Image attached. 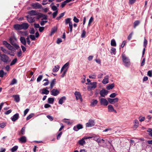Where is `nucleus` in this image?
Masks as SVG:
<instances>
[{"instance_id":"338daca9","label":"nucleus","mask_w":152,"mask_h":152,"mask_svg":"<svg viewBox=\"0 0 152 152\" xmlns=\"http://www.w3.org/2000/svg\"><path fill=\"white\" fill-rule=\"evenodd\" d=\"M62 42V40L61 38H58L57 40L56 43L59 44Z\"/></svg>"},{"instance_id":"1a4fd4ad","label":"nucleus","mask_w":152,"mask_h":152,"mask_svg":"<svg viewBox=\"0 0 152 152\" xmlns=\"http://www.w3.org/2000/svg\"><path fill=\"white\" fill-rule=\"evenodd\" d=\"M90 84L91 85V86H88V90H90L92 88H95L96 87L97 83L96 82H93L90 83Z\"/></svg>"},{"instance_id":"864d4df0","label":"nucleus","mask_w":152,"mask_h":152,"mask_svg":"<svg viewBox=\"0 0 152 152\" xmlns=\"http://www.w3.org/2000/svg\"><path fill=\"white\" fill-rule=\"evenodd\" d=\"M25 128L24 127H23L20 131L21 133L22 134H25Z\"/></svg>"},{"instance_id":"680f3d73","label":"nucleus","mask_w":152,"mask_h":152,"mask_svg":"<svg viewBox=\"0 0 152 152\" xmlns=\"http://www.w3.org/2000/svg\"><path fill=\"white\" fill-rule=\"evenodd\" d=\"M89 77L91 79H95L96 77V75L95 74H94L89 75Z\"/></svg>"},{"instance_id":"393cba45","label":"nucleus","mask_w":152,"mask_h":152,"mask_svg":"<svg viewBox=\"0 0 152 152\" xmlns=\"http://www.w3.org/2000/svg\"><path fill=\"white\" fill-rule=\"evenodd\" d=\"M19 140L21 142L24 143L26 142V139L25 136H23L19 138Z\"/></svg>"},{"instance_id":"6ab92c4d","label":"nucleus","mask_w":152,"mask_h":152,"mask_svg":"<svg viewBox=\"0 0 152 152\" xmlns=\"http://www.w3.org/2000/svg\"><path fill=\"white\" fill-rule=\"evenodd\" d=\"M98 101L96 99H93L91 102L90 106L92 107H95L98 103Z\"/></svg>"},{"instance_id":"ea45409f","label":"nucleus","mask_w":152,"mask_h":152,"mask_svg":"<svg viewBox=\"0 0 152 152\" xmlns=\"http://www.w3.org/2000/svg\"><path fill=\"white\" fill-rule=\"evenodd\" d=\"M6 74V73H4V71L3 70H0V77H4V75Z\"/></svg>"},{"instance_id":"a878e982","label":"nucleus","mask_w":152,"mask_h":152,"mask_svg":"<svg viewBox=\"0 0 152 152\" xmlns=\"http://www.w3.org/2000/svg\"><path fill=\"white\" fill-rule=\"evenodd\" d=\"M13 96L14 97V100L17 102H19L20 101V98L18 95H13Z\"/></svg>"},{"instance_id":"20e7f679","label":"nucleus","mask_w":152,"mask_h":152,"mask_svg":"<svg viewBox=\"0 0 152 152\" xmlns=\"http://www.w3.org/2000/svg\"><path fill=\"white\" fill-rule=\"evenodd\" d=\"M95 125L94 121L91 119L88 120V122L86 124V126L87 127H91Z\"/></svg>"},{"instance_id":"7c9ffc66","label":"nucleus","mask_w":152,"mask_h":152,"mask_svg":"<svg viewBox=\"0 0 152 152\" xmlns=\"http://www.w3.org/2000/svg\"><path fill=\"white\" fill-rule=\"evenodd\" d=\"M114 87V84L113 83H112L111 84L108 85L107 87V89L108 90H109L111 89H112Z\"/></svg>"},{"instance_id":"f8f14e48","label":"nucleus","mask_w":152,"mask_h":152,"mask_svg":"<svg viewBox=\"0 0 152 152\" xmlns=\"http://www.w3.org/2000/svg\"><path fill=\"white\" fill-rule=\"evenodd\" d=\"M21 29L24 30L27 29L29 26L28 24L27 23H23L22 24H20Z\"/></svg>"},{"instance_id":"e2e57ef3","label":"nucleus","mask_w":152,"mask_h":152,"mask_svg":"<svg viewBox=\"0 0 152 152\" xmlns=\"http://www.w3.org/2000/svg\"><path fill=\"white\" fill-rule=\"evenodd\" d=\"M67 72V70L66 69L65 70H64V71H63V73L62 74V75H61V77H64V76H65V74H66V72Z\"/></svg>"},{"instance_id":"4be33fe9","label":"nucleus","mask_w":152,"mask_h":152,"mask_svg":"<svg viewBox=\"0 0 152 152\" xmlns=\"http://www.w3.org/2000/svg\"><path fill=\"white\" fill-rule=\"evenodd\" d=\"M41 91L42 92L41 93L42 94H45L46 95H48L49 92V91L46 89V88H43L42 90Z\"/></svg>"},{"instance_id":"a18cd8bd","label":"nucleus","mask_w":152,"mask_h":152,"mask_svg":"<svg viewBox=\"0 0 152 152\" xmlns=\"http://www.w3.org/2000/svg\"><path fill=\"white\" fill-rule=\"evenodd\" d=\"M93 20L94 18L92 17H91L89 20V22L88 24V26H90V24L93 21Z\"/></svg>"},{"instance_id":"7ed1b4c3","label":"nucleus","mask_w":152,"mask_h":152,"mask_svg":"<svg viewBox=\"0 0 152 152\" xmlns=\"http://www.w3.org/2000/svg\"><path fill=\"white\" fill-rule=\"evenodd\" d=\"M0 57L1 61L7 63L9 59V57L6 55L0 54Z\"/></svg>"},{"instance_id":"c03bdc74","label":"nucleus","mask_w":152,"mask_h":152,"mask_svg":"<svg viewBox=\"0 0 152 152\" xmlns=\"http://www.w3.org/2000/svg\"><path fill=\"white\" fill-rule=\"evenodd\" d=\"M34 115V114L33 113H31L26 118V120L28 121L31 118H32L33 116Z\"/></svg>"},{"instance_id":"473e14b6","label":"nucleus","mask_w":152,"mask_h":152,"mask_svg":"<svg viewBox=\"0 0 152 152\" xmlns=\"http://www.w3.org/2000/svg\"><path fill=\"white\" fill-rule=\"evenodd\" d=\"M60 68L58 65L56 66H55L54 68L53 69V72H57Z\"/></svg>"},{"instance_id":"cd10ccee","label":"nucleus","mask_w":152,"mask_h":152,"mask_svg":"<svg viewBox=\"0 0 152 152\" xmlns=\"http://www.w3.org/2000/svg\"><path fill=\"white\" fill-rule=\"evenodd\" d=\"M54 100V98L50 97L48 99V102L49 104H52L53 103Z\"/></svg>"},{"instance_id":"4c0bfd02","label":"nucleus","mask_w":152,"mask_h":152,"mask_svg":"<svg viewBox=\"0 0 152 152\" xmlns=\"http://www.w3.org/2000/svg\"><path fill=\"white\" fill-rule=\"evenodd\" d=\"M17 83V80L15 79L14 78L12 79V80L11 81V83L10 84V85H13L16 84Z\"/></svg>"},{"instance_id":"72a5a7b5","label":"nucleus","mask_w":152,"mask_h":152,"mask_svg":"<svg viewBox=\"0 0 152 152\" xmlns=\"http://www.w3.org/2000/svg\"><path fill=\"white\" fill-rule=\"evenodd\" d=\"M78 143L80 145H83L85 144L86 142L85 141L83 140V139H82L79 141Z\"/></svg>"},{"instance_id":"39448f33","label":"nucleus","mask_w":152,"mask_h":152,"mask_svg":"<svg viewBox=\"0 0 152 152\" xmlns=\"http://www.w3.org/2000/svg\"><path fill=\"white\" fill-rule=\"evenodd\" d=\"M108 91L105 89H103L99 92V94L102 97H104L108 93Z\"/></svg>"},{"instance_id":"bf43d9fd","label":"nucleus","mask_w":152,"mask_h":152,"mask_svg":"<svg viewBox=\"0 0 152 152\" xmlns=\"http://www.w3.org/2000/svg\"><path fill=\"white\" fill-rule=\"evenodd\" d=\"M29 111V109L28 108L26 109L24 111V112L23 116H25L26 115V114L28 113V112Z\"/></svg>"},{"instance_id":"052dcab7","label":"nucleus","mask_w":152,"mask_h":152,"mask_svg":"<svg viewBox=\"0 0 152 152\" xmlns=\"http://www.w3.org/2000/svg\"><path fill=\"white\" fill-rule=\"evenodd\" d=\"M132 34H133V33H131L129 34V36H128L127 38H128V39L129 40H130L132 38Z\"/></svg>"},{"instance_id":"3c124183","label":"nucleus","mask_w":152,"mask_h":152,"mask_svg":"<svg viewBox=\"0 0 152 152\" xmlns=\"http://www.w3.org/2000/svg\"><path fill=\"white\" fill-rule=\"evenodd\" d=\"M117 95V94H116L115 93H113L111 94L110 96V97L111 98H114Z\"/></svg>"},{"instance_id":"49530a36","label":"nucleus","mask_w":152,"mask_h":152,"mask_svg":"<svg viewBox=\"0 0 152 152\" xmlns=\"http://www.w3.org/2000/svg\"><path fill=\"white\" fill-rule=\"evenodd\" d=\"M43 77L42 75H39L37 79V82H39L42 79Z\"/></svg>"},{"instance_id":"ddd939ff","label":"nucleus","mask_w":152,"mask_h":152,"mask_svg":"<svg viewBox=\"0 0 152 152\" xmlns=\"http://www.w3.org/2000/svg\"><path fill=\"white\" fill-rule=\"evenodd\" d=\"M59 93V91L56 89H53L51 91V95L54 96H57Z\"/></svg>"},{"instance_id":"a19ab883","label":"nucleus","mask_w":152,"mask_h":152,"mask_svg":"<svg viewBox=\"0 0 152 152\" xmlns=\"http://www.w3.org/2000/svg\"><path fill=\"white\" fill-rule=\"evenodd\" d=\"M18 148V147L17 145H15L11 149V151H16Z\"/></svg>"},{"instance_id":"603ef678","label":"nucleus","mask_w":152,"mask_h":152,"mask_svg":"<svg viewBox=\"0 0 152 152\" xmlns=\"http://www.w3.org/2000/svg\"><path fill=\"white\" fill-rule=\"evenodd\" d=\"M86 32L85 30H83L82 31V33L81 34V37L82 38H84L85 37V34Z\"/></svg>"},{"instance_id":"de8ad7c7","label":"nucleus","mask_w":152,"mask_h":152,"mask_svg":"<svg viewBox=\"0 0 152 152\" xmlns=\"http://www.w3.org/2000/svg\"><path fill=\"white\" fill-rule=\"evenodd\" d=\"M69 62H68L66 63L64 65L63 67H64V68L65 69L66 68V70H67V69L68 68V66H69Z\"/></svg>"},{"instance_id":"6e6552de","label":"nucleus","mask_w":152,"mask_h":152,"mask_svg":"<svg viewBox=\"0 0 152 152\" xmlns=\"http://www.w3.org/2000/svg\"><path fill=\"white\" fill-rule=\"evenodd\" d=\"M83 128V125L82 124H78L73 127V129L75 131L77 132L79 130L82 129Z\"/></svg>"},{"instance_id":"2eb2a0df","label":"nucleus","mask_w":152,"mask_h":152,"mask_svg":"<svg viewBox=\"0 0 152 152\" xmlns=\"http://www.w3.org/2000/svg\"><path fill=\"white\" fill-rule=\"evenodd\" d=\"M19 114L18 113H16L11 117V119L13 121H15L19 118Z\"/></svg>"},{"instance_id":"9b49d317","label":"nucleus","mask_w":152,"mask_h":152,"mask_svg":"<svg viewBox=\"0 0 152 152\" xmlns=\"http://www.w3.org/2000/svg\"><path fill=\"white\" fill-rule=\"evenodd\" d=\"M28 15L30 16H32L36 15H38V12L37 11L35 10H31L28 11Z\"/></svg>"},{"instance_id":"8fccbe9b","label":"nucleus","mask_w":152,"mask_h":152,"mask_svg":"<svg viewBox=\"0 0 152 152\" xmlns=\"http://www.w3.org/2000/svg\"><path fill=\"white\" fill-rule=\"evenodd\" d=\"M1 49L4 53H7V52L8 51H7L5 48L2 47H1Z\"/></svg>"},{"instance_id":"a211bd4d","label":"nucleus","mask_w":152,"mask_h":152,"mask_svg":"<svg viewBox=\"0 0 152 152\" xmlns=\"http://www.w3.org/2000/svg\"><path fill=\"white\" fill-rule=\"evenodd\" d=\"M20 40L21 43L24 45H26V39L23 37H21L20 39Z\"/></svg>"},{"instance_id":"dca6fc26","label":"nucleus","mask_w":152,"mask_h":152,"mask_svg":"<svg viewBox=\"0 0 152 152\" xmlns=\"http://www.w3.org/2000/svg\"><path fill=\"white\" fill-rule=\"evenodd\" d=\"M147 40L145 38H144V41L143 43V46L144 47V48L143 49V50L142 53V57H143L145 53V48L146 47L147 45Z\"/></svg>"},{"instance_id":"13d9d810","label":"nucleus","mask_w":152,"mask_h":152,"mask_svg":"<svg viewBox=\"0 0 152 152\" xmlns=\"http://www.w3.org/2000/svg\"><path fill=\"white\" fill-rule=\"evenodd\" d=\"M112 130V129L110 127H108L106 128L103 131V132H106L109 131H111Z\"/></svg>"},{"instance_id":"4d7b16f0","label":"nucleus","mask_w":152,"mask_h":152,"mask_svg":"<svg viewBox=\"0 0 152 152\" xmlns=\"http://www.w3.org/2000/svg\"><path fill=\"white\" fill-rule=\"evenodd\" d=\"M69 27L70 28V31L71 32L72 31V27H73V25L72 23H70L69 25Z\"/></svg>"},{"instance_id":"37998d69","label":"nucleus","mask_w":152,"mask_h":152,"mask_svg":"<svg viewBox=\"0 0 152 152\" xmlns=\"http://www.w3.org/2000/svg\"><path fill=\"white\" fill-rule=\"evenodd\" d=\"M17 61V58H15L12 61V62L10 64V66H12L14 64H15V63Z\"/></svg>"},{"instance_id":"09e8293b","label":"nucleus","mask_w":152,"mask_h":152,"mask_svg":"<svg viewBox=\"0 0 152 152\" xmlns=\"http://www.w3.org/2000/svg\"><path fill=\"white\" fill-rule=\"evenodd\" d=\"M58 13V11L56 10L55 12H54L53 14V18H56L57 14Z\"/></svg>"},{"instance_id":"412c9836","label":"nucleus","mask_w":152,"mask_h":152,"mask_svg":"<svg viewBox=\"0 0 152 152\" xmlns=\"http://www.w3.org/2000/svg\"><path fill=\"white\" fill-rule=\"evenodd\" d=\"M108 79V76H106L104 77V79L103 80L102 83L104 84H106L107 83L109 82Z\"/></svg>"},{"instance_id":"c756f323","label":"nucleus","mask_w":152,"mask_h":152,"mask_svg":"<svg viewBox=\"0 0 152 152\" xmlns=\"http://www.w3.org/2000/svg\"><path fill=\"white\" fill-rule=\"evenodd\" d=\"M113 106L111 105H109L108 106V111L109 112H112L114 109Z\"/></svg>"},{"instance_id":"423d86ee","label":"nucleus","mask_w":152,"mask_h":152,"mask_svg":"<svg viewBox=\"0 0 152 152\" xmlns=\"http://www.w3.org/2000/svg\"><path fill=\"white\" fill-rule=\"evenodd\" d=\"M31 6L33 7L34 9H40L42 7V5L39 4L36 2L35 3H32L31 4Z\"/></svg>"},{"instance_id":"0eeeda50","label":"nucleus","mask_w":152,"mask_h":152,"mask_svg":"<svg viewBox=\"0 0 152 152\" xmlns=\"http://www.w3.org/2000/svg\"><path fill=\"white\" fill-rule=\"evenodd\" d=\"M100 103L101 105L103 106H107L108 104V101L105 99L102 98L100 100Z\"/></svg>"},{"instance_id":"79ce46f5","label":"nucleus","mask_w":152,"mask_h":152,"mask_svg":"<svg viewBox=\"0 0 152 152\" xmlns=\"http://www.w3.org/2000/svg\"><path fill=\"white\" fill-rule=\"evenodd\" d=\"M37 16V19H39L41 18L43 16V15L41 13H39L38 12V15H36Z\"/></svg>"},{"instance_id":"4468645a","label":"nucleus","mask_w":152,"mask_h":152,"mask_svg":"<svg viewBox=\"0 0 152 152\" xmlns=\"http://www.w3.org/2000/svg\"><path fill=\"white\" fill-rule=\"evenodd\" d=\"M75 95L76 97V100L80 99L81 100V101H82L81 96L80 92L77 91H75Z\"/></svg>"},{"instance_id":"0e129e2a","label":"nucleus","mask_w":152,"mask_h":152,"mask_svg":"<svg viewBox=\"0 0 152 152\" xmlns=\"http://www.w3.org/2000/svg\"><path fill=\"white\" fill-rule=\"evenodd\" d=\"M6 126V124L4 123H0V127L4 128Z\"/></svg>"},{"instance_id":"f257e3e1","label":"nucleus","mask_w":152,"mask_h":152,"mask_svg":"<svg viewBox=\"0 0 152 152\" xmlns=\"http://www.w3.org/2000/svg\"><path fill=\"white\" fill-rule=\"evenodd\" d=\"M122 60L125 66L127 67L129 66L131 64L130 59L124 54H123L122 55Z\"/></svg>"},{"instance_id":"f03ea898","label":"nucleus","mask_w":152,"mask_h":152,"mask_svg":"<svg viewBox=\"0 0 152 152\" xmlns=\"http://www.w3.org/2000/svg\"><path fill=\"white\" fill-rule=\"evenodd\" d=\"M9 40L10 43L16 49H18L20 48L19 46L16 43L17 39L15 37H10Z\"/></svg>"},{"instance_id":"6e6d98bb","label":"nucleus","mask_w":152,"mask_h":152,"mask_svg":"<svg viewBox=\"0 0 152 152\" xmlns=\"http://www.w3.org/2000/svg\"><path fill=\"white\" fill-rule=\"evenodd\" d=\"M29 32L30 34H34L35 33V31L33 28H31Z\"/></svg>"},{"instance_id":"5701e85b","label":"nucleus","mask_w":152,"mask_h":152,"mask_svg":"<svg viewBox=\"0 0 152 152\" xmlns=\"http://www.w3.org/2000/svg\"><path fill=\"white\" fill-rule=\"evenodd\" d=\"M56 79L54 78L51 81L50 83V88L51 89H52L53 86H55V85L56 84Z\"/></svg>"},{"instance_id":"f704fd0d","label":"nucleus","mask_w":152,"mask_h":152,"mask_svg":"<svg viewBox=\"0 0 152 152\" xmlns=\"http://www.w3.org/2000/svg\"><path fill=\"white\" fill-rule=\"evenodd\" d=\"M140 23V21L138 20L135 21L133 24L134 28H135L137 26L139 25Z\"/></svg>"},{"instance_id":"2f4dec72","label":"nucleus","mask_w":152,"mask_h":152,"mask_svg":"<svg viewBox=\"0 0 152 152\" xmlns=\"http://www.w3.org/2000/svg\"><path fill=\"white\" fill-rule=\"evenodd\" d=\"M71 19L70 18H68L65 19V23L66 25L68 24L69 25L70 23H72V22L71 21Z\"/></svg>"},{"instance_id":"bb28decb","label":"nucleus","mask_w":152,"mask_h":152,"mask_svg":"<svg viewBox=\"0 0 152 152\" xmlns=\"http://www.w3.org/2000/svg\"><path fill=\"white\" fill-rule=\"evenodd\" d=\"M18 33L20 34L22 36H26L28 35V32L26 31H20L18 32Z\"/></svg>"},{"instance_id":"5fc2aeb1","label":"nucleus","mask_w":152,"mask_h":152,"mask_svg":"<svg viewBox=\"0 0 152 152\" xmlns=\"http://www.w3.org/2000/svg\"><path fill=\"white\" fill-rule=\"evenodd\" d=\"M73 20L75 23H78L79 22V20L75 16L74 17Z\"/></svg>"},{"instance_id":"c9c22d12","label":"nucleus","mask_w":152,"mask_h":152,"mask_svg":"<svg viewBox=\"0 0 152 152\" xmlns=\"http://www.w3.org/2000/svg\"><path fill=\"white\" fill-rule=\"evenodd\" d=\"M111 45L112 46H116V43L115 40L114 39H113L111 40Z\"/></svg>"},{"instance_id":"c85d7f7f","label":"nucleus","mask_w":152,"mask_h":152,"mask_svg":"<svg viewBox=\"0 0 152 152\" xmlns=\"http://www.w3.org/2000/svg\"><path fill=\"white\" fill-rule=\"evenodd\" d=\"M57 28L55 27H53L51 29L50 35H52L57 31Z\"/></svg>"},{"instance_id":"58836bf2","label":"nucleus","mask_w":152,"mask_h":152,"mask_svg":"<svg viewBox=\"0 0 152 152\" xmlns=\"http://www.w3.org/2000/svg\"><path fill=\"white\" fill-rule=\"evenodd\" d=\"M64 13L65 12H64L63 13L60 14H59V16L56 18V19L58 20H59L61 18H62L64 15Z\"/></svg>"},{"instance_id":"69168bd1","label":"nucleus","mask_w":152,"mask_h":152,"mask_svg":"<svg viewBox=\"0 0 152 152\" xmlns=\"http://www.w3.org/2000/svg\"><path fill=\"white\" fill-rule=\"evenodd\" d=\"M47 22V21L42 20L40 22V25L42 26H44L45 24Z\"/></svg>"},{"instance_id":"774afa93","label":"nucleus","mask_w":152,"mask_h":152,"mask_svg":"<svg viewBox=\"0 0 152 152\" xmlns=\"http://www.w3.org/2000/svg\"><path fill=\"white\" fill-rule=\"evenodd\" d=\"M29 37L31 39L34 40L35 39V38L34 35H29Z\"/></svg>"},{"instance_id":"b1692460","label":"nucleus","mask_w":152,"mask_h":152,"mask_svg":"<svg viewBox=\"0 0 152 152\" xmlns=\"http://www.w3.org/2000/svg\"><path fill=\"white\" fill-rule=\"evenodd\" d=\"M66 99V97L65 96H63L61 97L58 101V103L59 104H62L64 101Z\"/></svg>"},{"instance_id":"f3484780","label":"nucleus","mask_w":152,"mask_h":152,"mask_svg":"<svg viewBox=\"0 0 152 152\" xmlns=\"http://www.w3.org/2000/svg\"><path fill=\"white\" fill-rule=\"evenodd\" d=\"M28 22L29 23H32L34 22L35 20L34 18H33L28 15L26 16Z\"/></svg>"},{"instance_id":"aec40b11","label":"nucleus","mask_w":152,"mask_h":152,"mask_svg":"<svg viewBox=\"0 0 152 152\" xmlns=\"http://www.w3.org/2000/svg\"><path fill=\"white\" fill-rule=\"evenodd\" d=\"M13 27L16 30L19 31L21 30L20 24H15Z\"/></svg>"},{"instance_id":"9d476101","label":"nucleus","mask_w":152,"mask_h":152,"mask_svg":"<svg viewBox=\"0 0 152 152\" xmlns=\"http://www.w3.org/2000/svg\"><path fill=\"white\" fill-rule=\"evenodd\" d=\"M108 102L111 104H113L117 102L118 101V98L116 97L114 99L108 98L107 99Z\"/></svg>"},{"instance_id":"e433bc0d","label":"nucleus","mask_w":152,"mask_h":152,"mask_svg":"<svg viewBox=\"0 0 152 152\" xmlns=\"http://www.w3.org/2000/svg\"><path fill=\"white\" fill-rule=\"evenodd\" d=\"M110 53L111 54L115 55L116 53V49L115 48L112 47L111 49Z\"/></svg>"}]
</instances>
